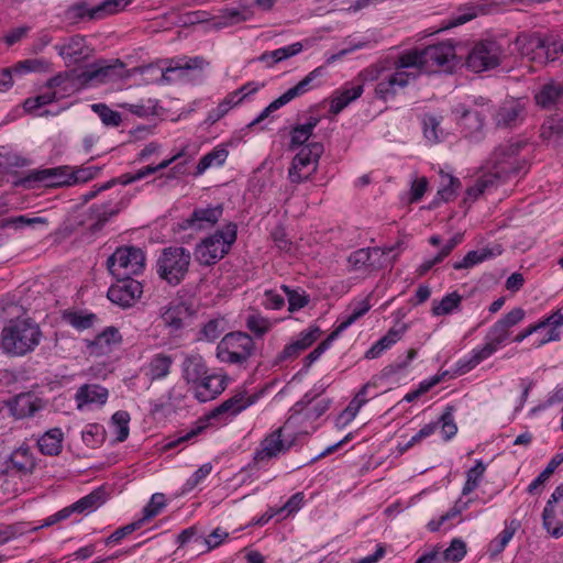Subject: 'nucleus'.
Returning a JSON list of instances; mask_svg holds the SVG:
<instances>
[{
	"label": "nucleus",
	"mask_w": 563,
	"mask_h": 563,
	"mask_svg": "<svg viewBox=\"0 0 563 563\" xmlns=\"http://www.w3.org/2000/svg\"><path fill=\"white\" fill-rule=\"evenodd\" d=\"M36 224L47 225V219L43 217H29L21 214L18 217L5 218L0 222V227L2 229L13 228L15 230H21L25 227H34Z\"/></svg>",
	"instance_id": "603ef678"
},
{
	"label": "nucleus",
	"mask_w": 563,
	"mask_h": 563,
	"mask_svg": "<svg viewBox=\"0 0 563 563\" xmlns=\"http://www.w3.org/2000/svg\"><path fill=\"white\" fill-rule=\"evenodd\" d=\"M62 318L66 323L79 331L92 328L98 321L96 313L82 310H65Z\"/></svg>",
	"instance_id": "ea45409f"
},
{
	"label": "nucleus",
	"mask_w": 563,
	"mask_h": 563,
	"mask_svg": "<svg viewBox=\"0 0 563 563\" xmlns=\"http://www.w3.org/2000/svg\"><path fill=\"white\" fill-rule=\"evenodd\" d=\"M486 466L482 460H477L475 465L466 473V482L463 486L462 494L468 495L475 490L485 473Z\"/></svg>",
	"instance_id": "6e6d98bb"
},
{
	"label": "nucleus",
	"mask_w": 563,
	"mask_h": 563,
	"mask_svg": "<svg viewBox=\"0 0 563 563\" xmlns=\"http://www.w3.org/2000/svg\"><path fill=\"white\" fill-rule=\"evenodd\" d=\"M165 506V496L159 493L154 494L150 503L143 508V516L137 521H142L143 526L146 521L156 517Z\"/></svg>",
	"instance_id": "bf43d9fd"
},
{
	"label": "nucleus",
	"mask_w": 563,
	"mask_h": 563,
	"mask_svg": "<svg viewBox=\"0 0 563 563\" xmlns=\"http://www.w3.org/2000/svg\"><path fill=\"white\" fill-rule=\"evenodd\" d=\"M143 292L142 284L133 278L117 279L107 292L108 299L122 307H132Z\"/></svg>",
	"instance_id": "a211bd4d"
},
{
	"label": "nucleus",
	"mask_w": 563,
	"mask_h": 563,
	"mask_svg": "<svg viewBox=\"0 0 563 563\" xmlns=\"http://www.w3.org/2000/svg\"><path fill=\"white\" fill-rule=\"evenodd\" d=\"M238 238V225L229 222L222 230L206 236L194 249L195 260L202 266L220 262L231 250Z\"/></svg>",
	"instance_id": "7ed1b4c3"
},
{
	"label": "nucleus",
	"mask_w": 563,
	"mask_h": 563,
	"mask_svg": "<svg viewBox=\"0 0 563 563\" xmlns=\"http://www.w3.org/2000/svg\"><path fill=\"white\" fill-rule=\"evenodd\" d=\"M280 288L287 296L289 312H296L310 302V296L305 290L292 289L287 285H282Z\"/></svg>",
	"instance_id": "864d4df0"
},
{
	"label": "nucleus",
	"mask_w": 563,
	"mask_h": 563,
	"mask_svg": "<svg viewBox=\"0 0 563 563\" xmlns=\"http://www.w3.org/2000/svg\"><path fill=\"white\" fill-rule=\"evenodd\" d=\"M42 65L43 63L38 59H25L19 62L12 67L1 68L0 91L5 92L10 90L14 84V78L21 76L22 74L38 70L42 67Z\"/></svg>",
	"instance_id": "cd10ccee"
},
{
	"label": "nucleus",
	"mask_w": 563,
	"mask_h": 563,
	"mask_svg": "<svg viewBox=\"0 0 563 563\" xmlns=\"http://www.w3.org/2000/svg\"><path fill=\"white\" fill-rule=\"evenodd\" d=\"M456 58L455 46L446 41L428 45L419 49L412 48L405 52L401 59L402 66H418L421 71L433 73L440 68L452 69Z\"/></svg>",
	"instance_id": "f03ea898"
},
{
	"label": "nucleus",
	"mask_w": 563,
	"mask_h": 563,
	"mask_svg": "<svg viewBox=\"0 0 563 563\" xmlns=\"http://www.w3.org/2000/svg\"><path fill=\"white\" fill-rule=\"evenodd\" d=\"M95 10L96 5L89 7L86 0H79L65 10L64 16L71 23H76L85 18H88L89 20L103 19L102 13H95Z\"/></svg>",
	"instance_id": "a19ab883"
},
{
	"label": "nucleus",
	"mask_w": 563,
	"mask_h": 563,
	"mask_svg": "<svg viewBox=\"0 0 563 563\" xmlns=\"http://www.w3.org/2000/svg\"><path fill=\"white\" fill-rule=\"evenodd\" d=\"M123 68L124 64L120 59L111 62L98 59L87 65L82 71L76 74L75 79L81 87L99 86L122 78Z\"/></svg>",
	"instance_id": "9d476101"
},
{
	"label": "nucleus",
	"mask_w": 563,
	"mask_h": 563,
	"mask_svg": "<svg viewBox=\"0 0 563 563\" xmlns=\"http://www.w3.org/2000/svg\"><path fill=\"white\" fill-rule=\"evenodd\" d=\"M323 144L311 142L302 147L294 157L288 169V178L292 184H300L317 172L319 159L323 153Z\"/></svg>",
	"instance_id": "9b49d317"
},
{
	"label": "nucleus",
	"mask_w": 563,
	"mask_h": 563,
	"mask_svg": "<svg viewBox=\"0 0 563 563\" xmlns=\"http://www.w3.org/2000/svg\"><path fill=\"white\" fill-rule=\"evenodd\" d=\"M405 331V325L399 329H389L383 338H380L369 350L366 351L365 357L371 360L378 357L385 350L389 349L393 344L399 341Z\"/></svg>",
	"instance_id": "79ce46f5"
},
{
	"label": "nucleus",
	"mask_w": 563,
	"mask_h": 563,
	"mask_svg": "<svg viewBox=\"0 0 563 563\" xmlns=\"http://www.w3.org/2000/svg\"><path fill=\"white\" fill-rule=\"evenodd\" d=\"M104 503V492L101 488L95 489L90 494L80 498L71 506H68L70 514L85 511H92Z\"/></svg>",
	"instance_id": "a18cd8bd"
},
{
	"label": "nucleus",
	"mask_w": 563,
	"mask_h": 563,
	"mask_svg": "<svg viewBox=\"0 0 563 563\" xmlns=\"http://www.w3.org/2000/svg\"><path fill=\"white\" fill-rule=\"evenodd\" d=\"M501 252L503 250L500 245L493 249L485 247L482 250L470 251L462 261L453 263V268L456 271L471 268L488 258L500 255Z\"/></svg>",
	"instance_id": "f704fd0d"
},
{
	"label": "nucleus",
	"mask_w": 563,
	"mask_h": 563,
	"mask_svg": "<svg viewBox=\"0 0 563 563\" xmlns=\"http://www.w3.org/2000/svg\"><path fill=\"white\" fill-rule=\"evenodd\" d=\"M563 93V85L560 82L550 81L544 84L541 89L534 95L536 103L545 110L553 109Z\"/></svg>",
	"instance_id": "72a5a7b5"
},
{
	"label": "nucleus",
	"mask_w": 563,
	"mask_h": 563,
	"mask_svg": "<svg viewBox=\"0 0 563 563\" xmlns=\"http://www.w3.org/2000/svg\"><path fill=\"white\" fill-rule=\"evenodd\" d=\"M540 136L548 144L560 145L563 136V118L559 113L547 118L541 126Z\"/></svg>",
	"instance_id": "c9c22d12"
},
{
	"label": "nucleus",
	"mask_w": 563,
	"mask_h": 563,
	"mask_svg": "<svg viewBox=\"0 0 563 563\" xmlns=\"http://www.w3.org/2000/svg\"><path fill=\"white\" fill-rule=\"evenodd\" d=\"M461 187L459 178L450 174H441V187L438 189L437 199L443 202L452 201Z\"/></svg>",
	"instance_id": "09e8293b"
},
{
	"label": "nucleus",
	"mask_w": 563,
	"mask_h": 563,
	"mask_svg": "<svg viewBox=\"0 0 563 563\" xmlns=\"http://www.w3.org/2000/svg\"><path fill=\"white\" fill-rule=\"evenodd\" d=\"M246 328L256 336L261 338L271 330L272 323L267 318L254 313L246 318Z\"/></svg>",
	"instance_id": "69168bd1"
},
{
	"label": "nucleus",
	"mask_w": 563,
	"mask_h": 563,
	"mask_svg": "<svg viewBox=\"0 0 563 563\" xmlns=\"http://www.w3.org/2000/svg\"><path fill=\"white\" fill-rule=\"evenodd\" d=\"M452 410L453 407H446L445 411L440 417L439 422H437L438 424L441 423V433L444 441L451 440L457 432Z\"/></svg>",
	"instance_id": "338daca9"
},
{
	"label": "nucleus",
	"mask_w": 563,
	"mask_h": 563,
	"mask_svg": "<svg viewBox=\"0 0 563 563\" xmlns=\"http://www.w3.org/2000/svg\"><path fill=\"white\" fill-rule=\"evenodd\" d=\"M109 391L106 387L98 384H84L76 394L75 401L78 409H82L87 405H104L108 400Z\"/></svg>",
	"instance_id": "c85d7f7f"
},
{
	"label": "nucleus",
	"mask_w": 563,
	"mask_h": 563,
	"mask_svg": "<svg viewBox=\"0 0 563 563\" xmlns=\"http://www.w3.org/2000/svg\"><path fill=\"white\" fill-rule=\"evenodd\" d=\"M174 358L165 353L155 354L147 366L146 375L151 380L165 378L170 373Z\"/></svg>",
	"instance_id": "4c0bfd02"
},
{
	"label": "nucleus",
	"mask_w": 563,
	"mask_h": 563,
	"mask_svg": "<svg viewBox=\"0 0 563 563\" xmlns=\"http://www.w3.org/2000/svg\"><path fill=\"white\" fill-rule=\"evenodd\" d=\"M563 325V313L558 309L549 317L541 319L531 328H536L533 335V345L540 347L549 342L559 341L561 339V327Z\"/></svg>",
	"instance_id": "6ab92c4d"
},
{
	"label": "nucleus",
	"mask_w": 563,
	"mask_h": 563,
	"mask_svg": "<svg viewBox=\"0 0 563 563\" xmlns=\"http://www.w3.org/2000/svg\"><path fill=\"white\" fill-rule=\"evenodd\" d=\"M188 317L189 308L184 303L167 307L161 316L164 325L169 329L170 333L181 330Z\"/></svg>",
	"instance_id": "473e14b6"
},
{
	"label": "nucleus",
	"mask_w": 563,
	"mask_h": 563,
	"mask_svg": "<svg viewBox=\"0 0 563 563\" xmlns=\"http://www.w3.org/2000/svg\"><path fill=\"white\" fill-rule=\"evenodd\" d=\"M92 213L95 221L89 225V231L91 233H97L104 227L110 218L119 213V208L111 207L110 203H106L102 206L93 207Z\"/></svg>",
	"instance_id": "8fccbe9b"
},
{
	"label": "nucleus",
	"mask_w": 563,
	"mask_h": 563,
	"mask_svg": "<svg viewBox=\"0 0 563 563\" xmlns=\"http://www.w3.org/2000/svg\"><path fill=\"white\" fill-rule=\"evenodd\" d=\"M207 66H209V62L202 56H195L190 58H185L184 63H178L176 66L166 68L163 74V78L166 79V74L169 71H185V70H203Z\"/></svg>",
	"instance_id": "e2e57ef3"
},
{
	"label": "nucleus",
	"mask_w": 563,
	"mask_h": 563,
	"mask_svg": "<svg viewBox=\"0 0 563 563\" xmlns=\"http://www.w3.org/2000/svg\"><path fill=\"white\" fill-rule=\"evenodd\" d=\"M516 44L523 56L539 64L554 62L563 52V43L543 38L539 34H521Z\"/></svg>",
	"instance_id": "6e6552de"
},
{
	"label": "nucleus",
	"mask_w": 563,
	"mask_h": 563,
	"mask_svg": "<svg viewBox=\"0 0 563 563\" xmlns=\"http://www.w3.org/2000/svg\"><path fill=\"white\" fill-rule=\"evenodd\" d=\"M324 67L320 66L310 71L303 79H301L296 86L289 88L280 97L272 101L252 122L249 123V128H253L264 121L269 114L279 108L284 107L292 99L308 92L313 86V81L323 76Z\"/></svg>",
	"instance_id": "4468645a"
},
{
	"label": "nucleus",
	"mask_w": 563,
	"mask_h": 563,
	"mask_svg": "<svg viewBox=\"0 0 563 563\" xmlns=\"http://www.w3.org/2000/svg\"><path fill=\"white\" fill-rule=\"evenodd\" d=\"M70 166L62 165L52 168L33 169L24 177L14 181V186L33 188L35 184H41L45 187H69L70 184Z\"/></svg>",
	"instance_id": "ddd939ff"
},
{
	"label": "nucleus",
	"mask_w": 563,
	"mask_h": 563,
	"mask_svg": "<svg viewBox=\"0 0 563 563\" xmlns=\"http://www.w3.org/2000/svg\"><path fill=\"white\" fill-rule=\"evenodd\" d=\"M405 57V52L398 55L394 59V69L395 71L389 75L393 82L398 88L407 87L411 81H415L419 75L422 73L418 66H402L401 59Z\"/></svg>",
	"instance_id": "2f4dec72"
},
{
	"label": "nucleus",
	"mask_w": 563,
	"mask_h": 563,
	"mask_svg": "<svg viewBox=\"0 0 563 563\" xmlns=\"http://www.w3.org/2000/svg\"><path fill=\"white\" fill-rule=\"evenodd\" d=\"M563 498V485L556 486L542 511V526L554 538L563 536L562 525L558 518V503Z\"/></svg>",
	"instance_id": "393cba45"
},
{
	"label": "nucleus",
	"mask_w": 563,
	"mask_h": 563,
	"mask_svg": "<svg viewBox=\"0 0 563 563\" xmlns=\"http://www.w3.org/2000/svg\"><path fill=\"white\" fill-rule=\"evenodd\" d=\"M101 170L99 166H70V184L71 186L85 184L96 178Z\"/></svg>",
	"instance_id": "5fc2aeb1"
},
{
	"label": "nucleus",
	"mask_w": 563,
	"mask_h": 563,
	"mask_svg": "<svg viewBox=\"0 0 563 563\" xmlns=\"http://www.w3.org/2000/svg\"><path fill=\"white\" fill-rule=\"evenodd\" d=\"M503 48L495 40H483L474 44L466 58V67L482 73L500 65Z\"/></svg>",
	"instance_id": "f8f14e48"
},
{
	"label": "nucleus",
	"mask_w": 563,
	"mask_h": 563,
	"mask_svg": "<svg viewBox=\"0 0 563 563\" xmlns=\"http://www.w3.org/2000/svg\"><path fill=\"white\" fill-rule=\"evenodd\" d=\"M120 107L139 118H148L157 113V100L152 98L141 99L136 103L124 102Z\"/></svg>",
	"instance_id": "3c124183"
},
{
	"label": "nucleus",
	"mask_w": 563,
	"mask_h": 563,
	"mask_svg": "<svg viewBox=\"0 0 563 563\" xmlns=\"http://www.w3.org/2000/svg\"><path fill=\"white\" fill-rule=\"evenodd\" d=\"M145 255L135 246H122L107 260V267L115 279L132 278L143 272Z\"/></svg>",
	"instance_id": "1a4fd4ad"
},
{
	"label": "nucleus",
	"mask_w": 563,
	"mask_h": 563,
	"mask_svg": "<svg viewBox=\"0 0 563 563\" xmlns=\"http://www.w3.org/2000/svg\"><path fill=\"white\" fill-rule=\"evenodd\" d=\"M518 528L519 522L516 520H511L509 523H506L505 529L488 544V553L490 558H496L505 550Z\"/></svg>",
	"instance_id": "37998d69"
},
{
	"label": "nucleus",
	"mask_w": 563,
	"mask_h": 563,
	"mask_svg": "<svg viewBox=\"0 0 563 563\" xmlns=\"http://www.w3.org/2000/svg\"><path fill=\"white\" fill-rule=\"evenodd\" d=\"M122 343V335L118 328L110 325L97 334L92 340H86V347L90 355L103 356L110 354Z\"/></svg>",
	"instance_id": "412c9836"
},
{
	"label": "nucleus",
	"mask_w": 563,
	"mask_h": 563,
	"mask_svg": "<svg viewBox=\"0 0 563 563\" xmlns=\"http://www.w3.org/2000/svg\"><path fill=\"white\" fill-rule=\"evenodd\" d=\"M64 434L59 428L46 431L38 440L40 451L49 456L58 455L62 451Z\"/></svg>",
	"instance_id": "e433bc0d"
},
{
	"label": "nucleus",
	"mask_w": 563,
	"mask_h": 563,
	"mask_svg": "<svg viewBox=\"0 0 563 563\" xmlns=\"http://www.w3.org/2000/svg\"><path fill=\"white\" fill-rule=\"evenodd\" d=\"M45 406L46 402L33 393H21L9 402L10 412L16 419L33 417Z\"/></svg>",
	"instance_id": "5701e85b"
},
{
	"label": "nucleus",
	"mask_w": 563,
	"mask_h": 563,
	"mask_svg": "<svg viewBox=\"0 0 563 563\" xmlns=\"http://www.w3.org/2000/svg\"><path fill=\"white\" fill-rule=\"evenodd\" d=\"M67 67L89 59L93 49L87 44L85 36L76 34L54 46Z\"/></svg>",
	"instance_id": "2eb2a0df"
},
{
	"label": "nucleus",
	"mask_w": 563,
	"mask_h": 563,
	"mask_svg": "<svg viewBox=\"0 0 563 563\" xmlns=\"http://www.w3.org/2000/svg\"><path fill=\"white\" fill-rule=\"evenodd\" d=\"M183 377L188 384H198L208 374V367L198 354L187 355L181 365Z\"/></svg>",
	"instance_id": "c756f323"
},
{
	"label": "nucleus",
	"mask_w": 563,
	"mask_h": 563,
	"mask_svg": "<svg viewBox=\"0 0 563 563\" xmlns=\"http://www.w3.org/2000/svg\"><path fill=\"white\" fill-rule=\"evenodd\" d=\"M362 93L363 85H354L351 87L345 85L341 89L334 91L330 103V112L334 115L339 114L352 101L360 98Z\"/></svg>",
	"instance_id": "7c9ffc66"
},
{
	"label": "nucleus",
	"mask_w": 563,
	"mask_h": 563,
	"mask_svg": "<svg viewBox=\"0 0 563 563\" xmlns=\"http://www.w3.org/2000/svg\"><path fill=\"white\" fill-rule=\"evenodd\" d=\"M481 11H483V10L479 7H475V5H467V7L461 8L456 15H454L448 20L445 27L451 29V27L462 25V24L473 20L474 18H476Z\"/></svg>",
	"instance_id": "0e129e2a"
},
{
	"label": "nucleus",
	"mask_w": 563,
	"mask_h": 563,
	"mask_svg": "<svg viewBox=\"0 0 563 563\" xmlns=\"http://www.w3.org/2000/svg\"><path fill=\"white\" fill-rule=\"evenodd\" d=\"M191 254L181 246L165 247L156 262V273L170 286L179 285L186 277Z\"/></svg>",
	"instance_id": "39448f33"
},
{
	"label": "nucleus",
	"mask_w": 563,
	"mask_h": 563,
	"mask_svg": "<svg viewBox=\"0 0 563 563\" xmlns=\"http://www.w3.org/2000/svg\"><path fill=\"white\" fill-rule=\"evenodd\" d=\"M497 349L498 347L496 345H494L490 341L486 340L485 344L482 347L472 351L471 358L464 365L465 369H472L482 361L492 356L497 351Z\"/></svg>",
	"instance_id": "680f3d73"
},
{
	"label": "nucleus",
	"mask_w": 563,
	"mask_h": 563,
	"mask_svg": "<svg viewBox=\"0 0 563 563\" xmlns=\"http://www.w3.org/2000/svg\"><path fill=\"white\" fill-rule=\"evenodd\" d=\"M223 214V205L196 208L191 214L183 219L178 224V231L195 230L205 231L213 228Z\"/></svg>",
	"instance_id": "dca6fc26"
},
{
	"label": "nucleus",
	"mask_w": 563,
	"mask_h": 563,
	"mask_svg": "<svg viewBox=\"0 0 563 563\" xmlns=\"http://www.w3.org/2000/svg\"><path fill=\"white\" fill-rule=\"evenodd\" d=\"M302 51L300 42L292 43L291 45L277 48L272 52H264L258 60L265 63L267 67H273L275 64L288 59Z\"/></svg>",
	"instance_id": "58836bf2"
},
{
	"label": "nucleus",
	"mask_w": 563,
	"mask_h": 563,
	"mask_svg": "<svg viewBox=\"0 0 563 563\" xmlns=\"http://www.w3.org/2000/svg\"><path fill=\"white\" fill-rule=\"evenodd\" d=\"M256 350L252 336L245 332H231L217 346V357L222 363L245 367Z\"/></svg>",
	"instance_id": "0eeeda50"
},
{
	"label": "nucleus",
	"mask_w": 563,
	"mask_h": 563,
	"mask_svg": "<svg viewBox=\"0 0 563 563\" xmlns=\"http://www.w3.org/2000/svg\"><path fill=\"white\" fill-rule=\"evenodd\" d=\"M526 117V108L518 99L504 101L493 115L496 126L514 129L522 123Z\"/></svg>",
	"instance_id": "aec40b11"
},
{
	"label": "nucleus",
	"mask_w": 563,
	"mask_h": 563,
	"mask_svg": "<svg viewBox=\"0 0 563 563\" xmlns=\"http://www.w3.org/2000/svg\"><path fill=\"white\" fill-rule=\"evenodd\" d=\"M228 385V377L220 374H207L196 384L195 396L200 402H206L214 399L220 395Z\"/></svg>",
	"instance_id": "a878e982"
},
{
	"label": "nucleus",
	"mask_w": 563,
	"mask_h": 563,
	"mask_svg": "<svg viewBox=\"0 0 563 563\" xmlns=\"http://www.w3.org/2000/svg\"><path fill=\"white\" fill-rule=\"evenodd\" d=\"M523 144L520 142H507L497 146L489 157V175L497 181L506 180L510 176L519 175L527 170V161L519 157Z\"/></svg>",
	"instance_id": "20e7f679"
},
{
	"label": "nucleus",
	"mask_w": 563,
	"mask_h": 563,
	"mask_svg": "<svg viewBox=\"0 0 563 563\" xmlns=\"http://www.w3.org/2000/svg\"><path fill=\"white\" fill-rule=\"evenodd\" d=\"M91 109L99 115L102 123L107 126L117 128L122 122L121 114L118 111L110 109L104 103H95L91 106Z\"/></svg>",
	"instance_id": "4d7b16f0"
},
{
	"label": "nucleus",
	"mask_w": 563,
	"mask_h": 563,
	"mask_svg": "<svg viewBox=\"0 0 563 563\" xmlns=\"http://www.w3.org/2000/svg\"><path fill=\"white\" fill-rule=\"evenodd\" d=\"M466 555V544L461 539H453L451 544L444 551H441L443 562L459 563Z\"/></svg>",
	"instance_id": "13d9d810"
},
{
	"label": "nucleus",
	"mask_w": 563,
	"mask_h": 563,
	"mask_svg": "<svg viewBox=\"0 0 563 563\" xmlns=\"http://www.w3.org/2000/svg\"><path fill=\"white\" fill-rule=\"evenodd\" d=\"M229 152L223 146H217L208 154L203 155L196 167L195 176L202 175L208 168L212 166H221L224 164Z\"/></svg>",
	"instance_id": "c03bdc74"
},
{
	"label": "nucleus",
	"mask_w": 563,
	"mask_h": 563,
	"mask_svg": "<svg viewBox=\"0 0 563 563\" xmlns=\"http://www.w3.org/2000/svg\"><path fill=\"white\" fill-rule=\"evenodd\" d=\"M283 430L280 427L267 434L260 443V448L255 451L253 461L255 464L267 463L278 457L280 454L287 453L294 444V441L283 440Z\"/></svg>",
	"instance_id": "f3484780"
},
{
	"label": "nucleus",
	"mask_w": 563,
	"mask_h": 563,
	"mask_svg": "<svg viewBox=\"0 0 563 563\" xmlns=\"http://www.w3.org/2000/svg\"><path fill=\"white\" fill-rule=\"evenodd\" d=\"M461 302L462 296L459 292L453 291L448 294L440 301L433 300L432 314L435 317L450 314L455 309H459Z\"/></svg>",
	"instance_id": "de8ad7c7"
},
{
	"label": "nucleus",
	"mask_w": 563,
	"mask_h": 563,
	"mask_svg": "<svg viewBox=\"0 0 563 563\" xmlns=\"http://www.w3.org/2000/svg\"><path fill=\"white\" fill-rule=\"evenodd\" d=\"M490 112L489 101L479 97L472 107L457 104L452 109L454 120L461 133L468 139L478 140L482 137L484 123Z\"/></svg>",
	"instance_id": "423d86ee"
},
{
	"label": "nucleus",
	"mask_w": 563,
	"mask_h": 563,
	"mask_svg": "<svg viewBox=\"0 0 563 563\" xmlns=\"http://www.w3.org/2000/svg\"><path fill=\"white\" fill-rule=\"evenodd\" d=\"M112 423L115 428V439L119 442H123L129 437V422H130V415L126 411L120 410L113 413Z\"/></svg>",
	"instance_id": "052dcab7"
},
{
	"label": "nucleus",
	"mask_w": 563,
	"mask_h": 563,
	"mask_svg": "<svg viewBox=\"0 0 563 563\" xmlns=\"http://www.w3.org/2000/svg\"><path fill=\"white\" fill-rule=\"evenodd\" d=\"M369 308H371V306H369L368 301L363 300L360 303V307L355 308L353 310V312L336 327V329L331 333V338H336L341 332H343L345 329H347L357 319L363 317L369 310Z\"/></svg>",
	"instance_id": "774afa93"
},
{
	"label": "nucleus",
	"mask_w": 563,
	"mask_h": 563,
	"mask_svg": "<svg viewBox=\"0 0 563 563\" xmlns=\"http://www.w3.org/2000/svg\"><path fill=\"white\" fill-rule=\"evenodd\" d=\"M261 393L247 395L246 390H240L229 399L224 400L221 405L212 411V417H218L223 413L235 416L246 409L247 407L255 404L261 397Z\"/></svg>",
	"instance_id": "bb28decb"
},
{
	"label": "nucleus",
	"mask_w": 563,
	"mask_h": 563,
	"mask_svg": "<svg viewBox=\"0 0 563 563\" xmlns=\"http://www.w3.org/2000/svg\"><path fill=\"white\" fill-rule=\"evenodd\" d=\"M442 118L433 114H424L422 118L423 135L431 143H439L444 139L441 128Z\"/></svg>",
	"instance_id": "49530a36"
},
{
	"label": "nucleus",
	"mask_w": 563,
	"mask_h": 563,
	"mask_svg": "<svg viewBox=\"0 0 563 563\" xmlns=\"http://www.w3.org/2000/svg\"><path fill=\"white\" fill-rule=\"evenodd\" d=\"M386 252L379 247L358 249L347 257L349 266L354 272L377 269L382 266L380 258Z\"/></svg>",
	"instance_id": "b1692460"
},
{
	"label": "nucleus",
	"mask_w": 563,
	"mask_h": 563,
	"mask_svg": "<svg viewBox=\"0 0 563 563\" xmlns=\"http://www.w3.org/2000/svg\"><path fill=\"white\" fill-rule=\"evenodd\" d=\"M4 465L5 470L3 473L8 474L10 472H14L20 476H25L34 472L36 467V457L29 445L22 444L9 455Z\"/></svg>",
	"instance_id": "4be33fe9"
},
{
	"label": "nucleus",
	"mask_w": 563,
	"mask_h": 563,
	"mask_svg": "<svg viewBox=\"0 0 563 563\" xmlns=\"http://www.w3.org/2000/svg\"><path fill=\"white\" fill-rule=\"evenodd\" d=\"M42 331L30 319L10 321L1 331L0 347L11 356H24L40 344Z\"/></svg>",
	"instance_id": "f257e3e1"
}]
</instances>
